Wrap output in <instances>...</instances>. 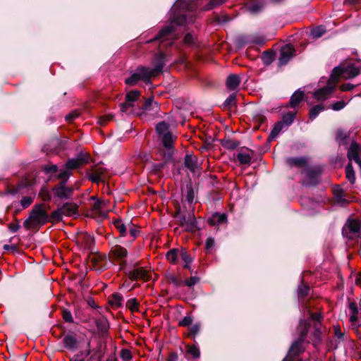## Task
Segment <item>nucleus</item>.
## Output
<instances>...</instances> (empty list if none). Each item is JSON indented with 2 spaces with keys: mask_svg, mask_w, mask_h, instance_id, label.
<instances>
[{
  "mask_svg": "<svg viewBox=\"0 0 361 361\" xmlns=\"http://www.w3.org/2000/svg\"><path fill=\"white\" fill-rule=\"evenodd\" d=\"M179 257L186 264H190L192 262V258L185 250H181L179 252Z\"/></svg>",
  "mask_w": 361,
  "mask_h": 361,
  "instance_id": "nucleus-45",
  "label": "nucleus"
},
{
  "mask_svg": "<svg viewBox=\"0 0 361 361\" xmlns=\"http://www.w3.org/2000/svg\"><path fill=\"white\" fill-rule=\"evenodd\" d=\"M54 195L61 200H68L71 198L73 194V188L66 186L65 181H61L52 189Z\"/></svg>",
  "mask_w": 361,
  "mask_h": 361,
  "instance_id": "nucleus-10",
  "label": "nucleus"
},
{
  "mask_svg": "<svg viewBox=\"0 0 361 361\" xmlns=\"http://www.w3.org/2000/svg\"><path fill=\"white\" fill-rule=\"evenodd\" d=\"M348 137L347 133L342 130H338L336 133V140L338 142L344 141V140Z\"/></svg>",
  "mask_w": 361,
  "mask_h": 361,
  "instance_id": "nucleus-55",
  "label": "nucleus"
},
{
  "mask_svg": "<svg viewBox=\"0 0 361 361\" xmlns=\"http://www.w3.org/2000/svg\"><path fill=\"white\" fill-rule=\"evenodd\" d=\"M164 166V163H159L152 166V171L154 173H158Z\"/></svg>",
  "mask_w": 361,
  "mask_h": 361,
  "instance_id": "nucleus-63",
  "label": "nucleus"
},
{
  "mask_svg": "<svg viewBox=\"0 0 361 361\" xmlns=\"http://www.w3.org/2000/svg\"><path fill=\"white\" fill-rule=\"evenodd\" d=\"M121 357L125 361L130 360L132 359L131 352L128 349H123L121 353Z\"/></svg>",
  "mask_w": 361,
  "mask_h": 361,
  "instance_id": "nucleus-52",
  "label": "nucleus"
},
{
  "mask_svg": "<svg viewBox=\"0 0 361 361\" xmlns=\"http://www.w3.org/2000/svg\"><path fill=\"white\" fill-rule=\"evenodd\" d=\"M63 216H74L78 215V205L73 202H66L61 207Z\"/></svg>",
  "mask_w": 361,
  "mask_h": 361,
  "instance_id": "nucleus-18",
  "label": "nucleus"
},
{
  "mask_svg": "<svg viewBox=\"0 0 361 361\" xmlns=\"http://www.w3.org/2000/svg\"><path fill=\"white\" fill-rule=\"evenodd\" d=\"M63 347L71 351H75L80 347V342L73 334L65 335L62 340Z\"/></svg>",
  "mask_w": 361,
  "mask_h": 361,
  "instance_id": "nucleus-12",
  "label": "nucleus"
},
{
  "mask_svg": "<svg viewBox=\"0 0 361 361\" xmlns=\"http://www.w3.org/2000/svg\"><path fill=\"white\" fill-rule=\"evenodd\" d=\"M88 178L93 183H99L100 181H103V177L102 175L94 171H92V172L88 175Z\"/></svg>",
  "mask_w": 361,
  "mask_h": 361,
  "instance_id": "nucleus-42",
  "label": "nucleus"
},
{
  "mask_svg": "<svg viewBox=\"0 0 361 361\" xmlns=\"http://www.w3.org/2000/svg\"><path fill=\"white\" fill-rule=\"evenodd\" d=\"M165 55L161 52L157 54L152 61L154 68H150L148 67V71H149L150 76L154 77L160 74L162 72L163 68L165 66Z\"/></svg>",
  "mask_w": 361,
  "mask_h": 361,
  "instance_id": "nucleus-11",
  "label": "nucleus"
},
{
  "mask_svg": "<svg viewBox=\"0 0 361 361\" xmlns=\"http://www.w3.org/2000/svg\"><path fill=\"white\" fill-rule=\"evenodd\" d=\"M222 145L228 149H234L239 145V143L233 140H226L223 142Z\"/></svg>",
  "mask_w": 361,
  "mask_h": 361,
  "instance_id": "nucleus-40",
  "label": "nucleus"
},
{
  "mask_svg": "<svg viewBox=\"0 0 361 361\" xmlns=\"http://www.w3.org/2000/svg\"><path fill=\"white\" fill-rule=\"evenodd\" d=\"M33 202V198L32 197L25 196L20 200V204L23 208L25 209L28 207Z\"/></svg>",
  "mask_w": 361,
  "mask_h": 361,
  "instance_id": "nucleus-48",
  "label": "nucleus"
},
{
  "mask_svg": "<svg viewBox=\"0 0 361 361\" xmlns=\"http://www.w3.org/2000/svg\"><path fill=\"white\" fill-rule=\"evenodd\" d=\"M355 85L350 83H345L341 86V90L343 92L350 91L354 88Z\"/></svg>",
  "mask_w": 361,
  "mask_h": 361,
  "instance_id": "nucleus-64",
  "label": "nucleus"
},
{
  "mask_svg": "<svg viewBox=\"0 0 361 361\" xmlns=\"http://www.w3.org/2000/svg\"><path fill=\"white\" fill-rule=\"evenodd\" d=\"M114 226L117 228V230L120 232L122 236H125L126 235L127 228L125 224H123L120 219H117L114 221Z\"/></svg>",
  "mask_w": 361,
  "mask_h": 361,
  "instance_id": "nucleus-37",
  "label": "nucleus"
},
{
  "mask_svg": "<svg viewBox=\"0 0 361 361\" xmlns=\"http://www.w3.org/2000/svg\"><path fill=\"white\" fill-rule=\"evenodd\" d=\"M109 255L114 260L120 261L119 269L123 270L126 266V261L125 259L128 256V251L126 248L116 245L111 248Z\"/></svg>",
  "mask_w": 361,
  "mask_h": 361,
  "instance_id": "nucleus-7",
  "label": "nucleus"
},
{
  "mask_svg": "<svg viewBox=\"0 0 361 361\" xmlns=\"http://www.w3.org/2000/svg\"><path fill=\"white\" fill-rule=\"evenodd\" d=\"M168 124L164 121L159 123L156 127L157 132L159 135V136H161L165 133H169L168 131Z\"/></svg>",
  "mask_w": 361,
  "mask_h": 361,
  "instance_id": "nucleus-34",
  "label": "nucleus"
},
{
  "mask_svg": "<svg viewBox=\"0 0 361 361\" xmlns=\"http://www.w3.org/2000/svg\"><path fill=\"white\" fill-rule=\"evenodd\" d=\"M126 306L133 312L137 311L138 309V303L136 299H130L126 303Z\"/></svg>",
  "mask_w": 361,
  "mask_h": 361,
  "instance_id": "nucleus-47",
  "label": "nucleus"
},
{
  "mask_svg": "<svg viewBox=\"0 0 361 361\" xmlns=\"http://www.w3.org/2000/svg\"><path fill=\"white\" fill-rule=\"evenodd\" d=\"M325 32V28L323 26H319L312 30L311 35L313 38H319Z\"/></svg>",
  "mask_w": 361,
  "mask_h": 361,
  "instance_id": "nucleus-38",
  "label": "nucleus"
},
{
  "mask_svg": "<svg viewBox=\"0 0 361 361\" xmlns=\"http://www.w3.org/2000/svg\"><path fill=\"white\" fill-rule=\"evenodd\" d=\"M200 325L199 324H194L190 328L189 336H195L200 331Z\"/></svg>",
  "mask_w": 361,
  "mask_h": 361,
  "instance_id": "nucleus-58",
  "label": "nucleus"
},
{
  "mask_svg": "<svg viewBox=\"0 0 361 361\" xmlns=\"http://www.w3.org/2000/svg\"><path fill=\"white\" fill-rule=\"evenodd\" d=\"M226 0H210L209 3L205 6V10H210L215 6H218L223 4Z\"/></svg>",
  "mask_w": 361,
  "mask_h": 361,
  "instance_id": "nucleus-49",
  "label": "nucleus"
},
{
  "mask_svg": "<svg viewBox=\"0 0 361 361\" xmlns=\"http://www.w3.org/2000/svg\"><path fill=\"white\" fill-rule=\"evenodd\" d=\"M49 220V216L44 209L43 204H37L32 208L29 218L24 222V226L30 228L39 224L44 225Z\"/></svg>",
  "mask_w": 361,
  "mask_h": 361,
  "instance_id": "nucleus-4",
  "label": "nucleus"
},
{
  "mask_svg": "<svg viewBox=\"0 0 361 361\" xmlns=\"http://www.w3.org/2000/svg\"><path fill=\"white\" fill-rule=\"evenodd\" d=\"M160 137L164 147L169 151L166 157V159H168L171 157L172 146L176 137H174L170 132L165 133Z\"/></svg>",
  "mask_w": 361,
  "mask_h": 361,
  "instance_id": "nucleus-17",
  "label": "nucleus"
},
{
  "mask_svg": "<svg viewBox=\"0 0 361 361\" xmlns=\"http://www.w3.org/2000/svg\"><path fill=\"white\" fill-rule=\"evenodd\" d=\"M114 118V116L111 114H108L104 116H102L99 119V123L101 126H104L106 123V122L111 121Z\"/></svg>",
  "mask_w": 361,
  "mask_h": 361,
  "instance_id": "nucleus-53",
  "label": "nucleus"
},
{
  "mask_svg": "<svg viewBox=\"0 0 361 361\" xmlns=\"http://www.w3.org/2000/svg\"><path fill=\"white\" fill-rule=\"evenodd\" d=\"M214 246V240L212 238H208L206 240L205 249L207 252H210Z\"/></svg>",
  "mask_w": 361,
  "mask_h": 361,
  "instance_id": "nucleus-56",
  "label": "nucleus"
},
{
  "mask_svg": "<svg viewBox=\"0 0 361 361\" xmlns=\"http://www.w3.org/2000/svg\"><path fill=\"white\" fill-rule=\"evenodd\" d=\"M298 291L299 297L305 298L309 295L310 287L304 283H302L299 286Z\"/></svg>",
  "mask_w": 361,
  "mask_h": 361,
  "instance_id": "nucleus-39",
  "label": "nucleus"
},
{
  "mask_svg": "<svg viewBox=\"0 0 361 361\" xmlns=\"http://www.w3.org/2000/svg\"><path fill=\"white\" fill-rule=\"evenodd\" d=\"M287 162L290 166L307 168V159L303 157L289 158L287 159Z\"/></svg>",
  "mask_w": 361,
  "mask_h": 361,
  "instance_id": "nucleus-21",
  "label": "nucleus"
},
{
  "mask_svg": "<svg viewBox=\"0 0 361 361\" xmlns=\"http://www.w3.org/2000/svg\"><path fill=\"white\" fill-rule=\"evenodd\" d=\"M70 176L71 173L68 171L67 169H61L57 175V178L61 180V181H65V183H66Z\"/></svg>",
  "mask_w": 361,
  "mask_h": 361,
  "instance_id": "nucleus-41",
  "label": "nucleus"
},
{
  "mask_svg": "<svg viewBox=\"0 0 361 361\" xmlns=\"http://www.w3.org/2000/svg\"><path fill=\"white\" fill-rule=\"evenodd\" d=\"M140 96V92L138 90H132L126 94V102L121 104L120 109L122 113L131 112L135 102L138 100Z\"/></svg>",
  "mask_w": 361,
  "mask_h": 361,
  "instance_id": "nucleus-9",
  "label": "nucleus"
},
{
  "mask_svg": "<svg viewBox=\"0 0 361 361\" xmlns=\"http://www.w3.org/2000/svg\"><path fill=\"white\" fill-rule=\"evenodd\" d=\"M194 8V4L189 6L183 0H178L172 8L174 13L179 9L177 14L174 13L169 25L162 28L159 34L148 42L159 41L160 46L163 47L171 46L178 37V27L195 22Z\"/></svg>",
  "mask_w": 361,
  "mask_h": 361,
  "instance_id": "nucleus-1",
  "label": "nucleus"
},
{
  "mask_svg": "<svg viewBox=\"0 0 361 361\" xmlns=\"http://www.w3.org/2000/svg\"><path fill=\"white\" fill-rule=\"evenodd\" d=\"M226 215L225 214H214L208 220L211 226H216L226 222Z\"/></svg>",
  "mask_w": 361,
  "mask_h": 361,
  "instance_id": "nucleus-20",
  "label": "nucleus"
},
{
  "mask_svg": "<svg viewBox=\"0 0 361 361\" xmlns=\"http://www.w3.org/2000/svg\"><path fill=\"white\" fill-rule=\"evenodd\" d=\"M235 95L231 94L224 102L225 106H231L235 104Z\"/></svg>",
  "mask_w": 361,
  "mask_h": 361,
  "instance_id": "nucleus-60",
  "label": "nucleus"
},
{
  "mask_svg": "<svg viewBox=\"0 0 361 361\" xmlns=\"http://www.w3.org/2000/svg\"><path fill=\"white\" fill-rule=\"evenodd\" d=\"M192 322V319L190 316L185 317L181 321H180L179 324L182 326H188Z\"/></svg>",
  "mask_w": 361,
  "mask_h": 361,
  "instance_id": "nucleus-54",
  "label": "nucleus"
},
{
  "mask_svg": "<svg viewBox=\"0 0 361 361\" xmlns=\"http://www.w3.org/2000/svg\"><path fill=\"white\" fill-rule=\"evenodd\" d=\"M310 322L307 320H301L298 328L299 338L291 345L287 355L282 361H293L302 352H304V340L307 336Z\"/></svg>",
  "mask_w": 361,
  "mask_h": 361,
  "instance_id": "nucleus-3",
  "label": "nucleus"
},
{
  "mask_svg": "<svg viewBox=\"0 0 361 361\" xmlns=\"http://www.w3.org/2000/svg\"><path fill=\"white\" fill-rule=\"evenodd\" d=\"M237 160L240 164L248 165L251 162L252 157L248 152L243 151L240 152L237 154Z\"/></svg>",
  "mask_w": 361,
  "mask_h": 361,
  "instance_id": "nucleus-25",
  "label": "nucleus"
},
{
  "mask_svg": "<svg viewBox=\"0 0 361 361\" xmlns=\"http://www.w3.org/2000/svg\"><path fill=\"white\" fill-rule=\"evenodd\" d=\"M284 127L286 126L283 124V122L279 121L278 123H276L270 133L269 140H271L274 139L280 133V132L283 130Z\"/></svg>",
  "mask_w": 361,
  "mask_h": 361,
  "instance_id": "nucleus-28",
  "label": "nucleus"
},
{
  "mask_svg": "<svg viewBox=\"0 0 361 361\" xmlns=\"http://www.w3.org/2000/svg\"><path fill=\"white\" fill-rule=\"evenodd\" d=\"M245 43H252L255 44H262L264 43V39L259 36H252L250 39L245 41Z\"/></svg>",
  "mask_w": 361,
  "mask_h": 361,
  "instance_id": "nucleus-44",
  "label": "nucleus"
},
{
  "mask_svg": "<svg viewBox=\"0 0 361 361\" xmlns=\"http://www.w3.org/2000/svg\"><path fill=\"white\" fill-rule=\"evenodd\" d=\"M200 281V279L197 276H191L189 279H187L184 281V284L188 287H192L196 283H197Z\"/></svg>",
  "mask_w": 361,
  "mask_h": 361,
  "instance_id": "nucleus-51",
  "label": "nucleus"
},
{
  "mask_svg": "<svg viewBox=\"0 0 361 361\" xmlns=\"http://www.w3.org/2000/svg\"><path fill=\"white\" fill-rule=\"evenodd\" d=\"M295 49L291 45H286L281 51L279 57V63L281 66L286 65L288 61L293 56Z\"/></svg>",
  "mask_w": 361,
  "mask_h": 361,
  "instance_id": "nucleus-13",
  "label": "nucleus"
},
{
  "mask_svg": "<svg viewBox=\"0 0 361 361\" xmlns=\"http://www.w3.org/2000/svg\"><path fill=\"white\" fill-rule=\"evenodd\" d=\"M179 252L175 249L169 250L166 255L167 260L171 263H175L179 257Z\"/></svg>",
  "mask_w": 361,
  "mask_h": 361,
  "instance_id": "nucleus-32",
  "label": "nucleus"
},
{
  "mask_svg": "<svg viewBox=\"0 0 361 361\" xmlns=\"http://www.w3.org/2000/svg\"><path fill=\"white\" fill-rule=\"evenodd\" d=\"M334 200L336 203H338L342 206H345L350 202V200H347L345 197V193L341 188H340L338 187L335 188L334 190Z\"/></svg>",
  "mask_w": 361,
  "mask_h": 361,
  "instance_id": "nucleus-19",
  "label": "nucleus"
},
{
  "mask_svg": "<svg viewBox=\"0 0 361 361\" xmlns=\"http://www.w3.org/2000/svg\"><path fill=\"white\" fill-rule=\"evenodd\" d=\"M305 176L304 183L308 185H314L319 181L321 169L319 167H307L302 170Z\"/></svg>",
  "mask_w": 361,
  "mask_h": 361,
  "instance_id": "nucleus-8",
  "label": "nucleus"
},
{
  "mask_svg": "<svg viewBox=\"0 0 361 361\" xmlns=\"http://www.w3.org/2000/svg\"><path fill=\"white\" fill-rule=\"evenodd\" d=\"M89 157L87 156L81 155L77 159H72L67 161L66 167L68 170L79 168L81 165L87 163Z\"/></svg>",
  "mask_w": 361,
  "mask_h": 361,
  "instance_id": "nucleus-16",
  "label": "nucleus"
},
{
  "mask_svg": "<svg viewBox=\"0 0 361 361\" xmlns=\"http://www.w3.org/2000/svg\"><path fill=\"white\" fill-rule=\"evenodd\" d=\"M304 93L302 91L298 90L294 92L290 100V105L291 107H296L299 103L302 100Z\"/></svg>",
  "mask_w": 361,
  "mask_h": 361,
  "instance_id": "nucleus-24",
  "label": "nucleus"
},
{
  "mask_svg": "<svg viewBox=\"0 0 361 361\" xmlns=\"http://www.w3.org/2000/svg\"><path fill=\"white\" fill-rule=\"evenodd\" d=\"M185 166L190 171L194 172L197 168V161L195 157L191 155L187 154L185 157Z\"/></svg>",
  "mask_w": 361,
  "mask_h": 361,
  "instance_id": "nucleus-26",
  "label": "nucleus"
},
{
  "mask_svg": "<svg viewBox=\"0 0 361 361\" xmlns=\"http://www.w3.org/2000/svg\"><path fill=\"white\" fill-rule=\"evenodd\" d=\"M129 279L135 281L137 279H142L147 281L149 279V273L147 270L142 267L135 268L128 274Z\"/></svg>",
  "mask_w": 361,
  "mask_h": 361,
  "instance_id": "nucleus-15",
  "label": "nucleus"
},
{
  "mask_svg": "<svg viewBox=\"0 0 361 361\" xmlns=\"http://www.w3.org/2000/svg\"><path fill=\"white\" fill-rule=\"evenodd\" d=\"M324 109V107L322 104H318L312 108H311L310 111V119L313 120L317 117V116Z\"/></svg>",
  "mask_w": 361,
  "mask_h": 361,
  "instance_id": "nucleus-35",
  "label": "nucleus"
},
{
  "mask_svg": "<svg viewBox=\"0 0 361 361\" xmlns=\"http://www.w3.org/2000/svg\"><path fill=\"white\" fill-rule=\"evenodd\" d=\"M188 353L190 354L194 359L199 358L200 355V350L196 346H189L188 349Z\"/></svg>",
  "mask_w": 361,
  "mask_h": 361,
  "instance_id": "nucleus-46",
  "label": "nucleus"
},
{
  "mask_svg": "<svg viewBox=\"0 0 361 361\" xmlns=\"http://www.w3.org/2000/svg\"><path fill=\"white\" fill-rule=\"evenodd\" d=\"M361 71V61H356L342 68L336 67L334 69L326 87L317 90L314 97L318 101H323L334 92L340 77L344 78H353L358 75Z\"/></svg>",
  "mask_w": 361,
  "mask_h": 361,
  "instance_id": "nucleus-2",
  "label": "nucleus"
},
{
  "mask_svg": "<svg viewBox=\"0 0 361 361\" xmlns=\"http://www.w3.org/2000/svg\"><path fill=\"white\" fill-rule=\"evenodd\" d=\"M194 42V37L191 33H187L184 37V43L186 44H192Z\"/></svg>",
  "mask_w": 361,
  "mask_h": 361,
  "instance_id": "nucleus-62",
  "label": "nucleus"
},
{
  "mask_svg": "<svg viewBox=\"0 0 361 361\" xmlns=\"http://www.w3.org/2000/svg\"><path fill=\"white\" fill-rule=\"evenodd\" d=\"M159 111V106L158 104L152 99H148L143 104L142 106V112L141 113L140 116H142L144 114H147L148 113L151 115L154 116L157 114V113Z\"/></svg>",
  "mask_w": 361,
  "mask_h": 361,
  "instance_id": "nucleus-14",
  "label": "nucleus"
},
{
  "mask_svg": "<svg viewBox=\"0 0 361 361\" xmlns=\"http://www.w3.org/2000/svg\"><path fill=\"white\" fill-rule=\"evenodd\" d=\"M240 82V80L239 76L235 74H232L227 78L226 86L229 90H233L238 87Z\"/></svg>",
  "mask_w": 361,
  "mask_h": 361,
  "instance_id": "nucleus-22",
  "label": "nucleus"
},
{
  "mask_svg": "<svg viewBox=\"0 0 361 361\" xmlns=\"http://www.w3.org/2000/svg\"><path fill=\"white\" fill-rule=\"evenodd\" d=\"M43 169L47 173H55L58 171V166L56 164L45 165Z\"/></svg>",
  "mask_w": 361,
  "mask_h": 361,
  "instance_id": "nucleus-50",
  "label": "nucleus"
},
{
  "mask_svg": "<svg viewBox=\"0 0 361 361\" xmlns=\"http://www.w3.org/2000/svg\"><path fill=\"white\" fill-rule=\"evenodd\" d=\"M184 221L185 223L186 228L187 230L194 232L197 229L196 226V220L194 216H189L188 219L186 221L185 219H184Z\"/></svg>",
  "mask_w": 361,
  "mask_h": 361,
  "instance_id": "nucleus-31",
  "label": "nucleus"
},
{
  "mask_svg": "<svg viewBox=\"0 0 361 361\" xmlns=\"http://www.w3.org/2000/svg\"><path fill=\"white\" fill-rule=\"evenodd\" d=\"M151 76L148 67L141 66L136 69L129 78H126L125 82L128 85H135L139 80L149 81Z\"/></svg>",
  "mask_w": 361,
  "mask_h": 361,
  "instance_id": "nucleus-6",
  "label": "nucleus"
},
{
  "mask_svg": "<svg viewBox=\"0 0 361 361\" xmlns=\"http://www.w3.org/2000/svg\"><path fill=\"white\" fill-rule=\"evenodd\" d=\"M123 300L122 295L118 293H115L112 295L111 302L113 305L119 307L121 305V301Z\"/></svg>",
  "mask_w": 361,
  "mask_h": 361,
  "instance_id": "nucleus-43",
  "label": "nucleus"
},
{
  "mask_svg": "<svg viewBox=\"0 0 361 361\" xmlns=\"http://www.w3.org/2000/svg\"><path fill=\"white\" fill-rule=\"evenodd\" d=\"M345 174L347 179L354 183L355 181V174L352 164L350 162L345 167Z\"/></svg>",
  "mask_w": 361,
  "mask_h": 361,
  "instance_id": "nucleus-29",
  "label": "nucleus"
},
{
  "mask_svg": "<svg viewBox=\"0 0 361 361\" xmlns=\"http://www.w3.org/2000/svg\"><path fill=\"white\" fill-rule=\"evenodd\" d=\"M63 216V212L61 211V207H59L51 214L49 222H59L62 220Z\"/></svg>",
  "mask_w": 361,
  "mask_h": 361,
  "instance_id": "nucleus-30",
  "label": "nucleus"
},
{
  "mask_svg": "<svg viewBox=\"0 0 361 361\" xmlns=\"http://www.w3.org/2000/svg\"><path fill=\"white\" fill-rule=\"evenodd\" d=\"M345 102L343 101H338L332 105V109L334 111H339L343 109L345 106Z\"/></svg>",
  "mask_w": 361,
  "mask_h": 361,
  "instance_id": "nucleus-59",
  "label": "nucleus"
},
{
  "mask_svg": "<svg viewBox=\"0 0 361 361\" xmlns=\"http://www.w3.org/2000/svg\"><path fill=\"white\" fill-rule=\"evenodd\" d=\"M350 321L354 324L359 318V311L356 302H350L349 305Z\"/></svg>",
  "mask_w": 361,
  "mask_h": 361,
  "instance_id": "nucleus-23",
  "label": "nucleus"
},
{
  "mask_svg": "<svg viewBox=\"0 0 361 361\" xmlns=\"http://www.w3.org/2000/svg\"><path fill=\"white\" fill-rule=\"evenodd\" d=\"M263 5L262 0H255L250 2L248 9L253 13H257L262 8Z\"/></svg>",
  "mask_w": 361,
  "mask_h": 361,
  "instance_id": "nucleus-27",
  "label": "nucleus"
},
{
  "mask_svg": "<svg viewBox=\"0 0 361 361\" xmlns=\"http://www.w3.org/2000/svg\"><path fill=\"white\" fill-rule=\"evenodd\" d=\"M295 112H289L283 115L281 122H283V124L287 127L290 126L295 118Z\"/></svg>",
  "mask_w": 361,
  "mask_h": 361,
  "instance_id": "nucleus-36",
  "label": "nucleus"
},
{
  "mask_svg": "<svg viewBox=\"0 0 361 361\" xmlns=\"http://www.w3.org/2000/svg\"><path fill=\"white\" fill-rule=\"evenodd\" d=\"M348 228L350 233L357 234L360 231V224L355 220L349 221L348 224Z\"/></svg>",
  "mask_w": 361,
  "mask_h": 361,
  "instance_id": "nucleus-33",
  "label": "nucleus"
},
{
  "mask_svg": "<svg viewBox=\"0 0 361 361\" xmlns=\"http://www.w3.org/2000/svg\"><path fill=\"white\" fill-rule=\"evenodd\" d=\"M63 318L66 322H73V319L72 314L68 310H63Z\"/></svg>",
  "mask_w": 361,
  "mask_h": 361,
  "instance_id": "nucleus-57",
  "label": "nucleus"
},
{
  "mask_svg": "<svg viewBox=\"0 0 361 361\" xmlns=\"http://www.w3.org/2000/svg\"><path fill=\"white\" fill-rule=\"evenodd\" d=\"M102 353L101 347L91 349L90 342L87 341L84 345V349L80 351V353L77 355L78 361H83L85 359L88 358L90 356V360L99 361L102 359Z\"/></svg>",
  "mask_w": 361,
  "mask_h": 361,
  "instance_id": "nucleus-5",
  "label": "nucleus"
},
{
  "mask_svg": "<svg viewBox=\"0 0 361 361\" xmlns=\"http://www.w3.org/2000/svg\"><path fill=\"white\" fill-rule=\"evenodd\" d=\"M102 208H103V202H101L100 200H97L93 205V210L95 212L101 213Z\"/></svg>",
  "mask_w": 361,
  "mask_h": 361,
  "instance_id": "nucleus-61",
  "label": "nucleus"
}]
</instances>
